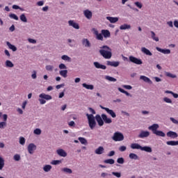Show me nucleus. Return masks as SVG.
<instances>
[{
  "label": "nucleus",
  "mask_w": 178,
  "mask_h": 178,
  "mask_svg": "<svg viewBox=\"0 0 178 178\" xmlns=\"http://www.w3.org/2000/svg\"><path fill=\"white\" fill-rule=\"evenodd\" d=\"M61 172H63L64 173H68L69 175H72V173H73V171L72 170V169L68 168H62Z\"/></svg>",
  "instance_id": "29"
},
{
  "label": "nucleus",
  "mask_w": 178,
  "mask_h": 178,
  "mask_svg": "<svg viewBox=\"0 0 178 178\" xmlns=\"http://www.w3.org/2000/svg\"><path fill=\"white\" fill-rule=\"evenodd\" d=\"M97 35V40H99L100 41H104V35L102 33H98V32L96 33Z\"/></svg>",
  "instance_id": "42"
},
{
  "label": "nucleus",
  "mask_w": 178,
  "mask_h": 178,
  "mask_svg": "<svg viewBox=\"0 0 178 178\" xmlns=\"http://www.w3.org/2000/svg\"><path fill=\"white\" fill-rule=\"evenodd\" d=\"M3 166H5V160H3V158L0 156V170L3 169Z\"/></svg>",
  "instance_id": "35"
},
{
  "label": "nucleus",
  "mask_w": 178,
  "mask_h": 178,
  "mask_svg": "<svg viewBox=\"0 0 178 178\" xmlns=\"http://www.w3.org/2000/svg\"><path fill=\"white\" fill-rule=\"evenodd\" d=\"M127 147L126 146H121L119 148V151H120L121 152H124V151H126Z\"/></svg>",
  "instance_id": "60"
},
{
  "label": "nucleus",
  "mask_w": 178,
  "mask_h": 178,
  "mask_svg": "<svg viewBox=\"0 0 178 178\" xmlns=\"http://www.w3.org/2000/svg\"><path fill=\"white\" fill-rule=\"evenodd\" d=\"M106 112H107L108 115H111V118H116V113L115 111H113V110L106 108Z\"/></svg>",
  "instance_id": "26"
},
{
  "label": "nucleus",
  "mask_w": 178,
  "mask_h": 178,
  "mask_svg": "<svg viewBox=\"0 0 178 178\" xmlns=\"http://www.w3.org/2000/svg\"><path fill=\"white\" fill-rule=\"evenodd\" d=\"M82 86L84 88H86V90H94V86L93 85H88L87 83H83Z\"/></svg>",
  "instance_id": "31"
},
{
  "label": "nucleus",
  "mask_w": 178,
  "mask_h": 178,
  "mask_svg": "<svg viewBox=\"0 0 178 178\" xmlns=\"http://www.w3.org/2000/svg\"><path fill=\"white\" fill-rule=\"evenodd\" d=\"M60 162L61 161L60 160H54L51 162V165H59V163H60Z\"/></svg>",
  "instance_id": "53"
},
{
  "label": "nucleus",
  "mask_w": 178,
  "mask_h": 178,
  "mask_svg": "<svg viewBox=\"0 0 178 178\" xmlns=\"http://www.w3.org/2000/svg\"><path fill=\"white\" fill-rule=\"evenodd\" d=\"M140 79L143 80V81H145V83H148L149 84H152V81H151V79H149V78H148L145 76H143V75L140 76Z\"/></svg>",
  "instance_id": "23"
},
{
  "label": "nucleus",
  "mask_w": 178,
  "mask_h": 178,
  "mask_svg": "<svg viewBox=\"0 0 178 178\" xmlns=\"http://www.w3.org/2000/svg\"><path fill=\"white\" fill-rule=\"evenodd\" d=\"M170 119L171 122H172V123H175V124H177V123H178L177 120H176L173 118H170Z\"/></svg>",
  "instance_id": "63"
},
{
  "label": "nucleus",
  "mask_w": 178,
  "mask_h": 178,
  "mask_svg": "<svg viewBox=\"0 0 178 178\" xmlns=\"http://www.w3.org/2000/svg\"><path fill=\"white\" fill-rule=\"evenodd\" d=\"M9 17H10V19H14V20H19V17H17L16 14H10Z\"/></svg>",
  "instance_id": "45"
},
{
  "label": "nucleus",
  "mask_w": 178,
  "mask_h": 178,
  "mask_svg": "<svg viewBox=\"0 0 178 178\" xmlns=\"http://www.w3.org/2000/svg\"><path fill=\"white\" fill-rule=\"evenodd\" d=\"M56 152L59 156H63V158L67 156V153L63 149H57Z\"/></svg>",
  "instance_id": "17"
},
{
  "label": "nucleus",
  "mask_w": 178,
  "mask_h": 178,
  "mask_svg": "<svg viewBox=\"0 0 178 178\" xmlns=\"http://www.w3.org/2000/svg\"><path fill=\"white\" fill-rule=\"evenodd\" d=\"M112 138L114 141H123L124 140V136H123V134L117 131L114 133Z\"/></svg>",
  "instance_id": "5"
},
{
  "label": "nucleus",
  "mask_w": 178,
  "mask_h": 178,
  "mask_svg": "<svg viewBox=\"0 0 178 178\" xmlns=\"http://www.w3.org/2000/svg\"><path fill=\"white\" fill-rule=\"evenodd\" d=\"M142 146L138 145V143H132L131 145V148L132 149H141Z\"/></svg>",
  "instance_id": "27"
},
{
  "label": "nucleus",
  "mask_w": 178,
  "mask_h": 178,
  "mask_svg": "<svg viewBox=\"0 0 178 178\" xmlns=\"http://www.w3.org/2000/svg\"><path fill=\"white\" fill-rule=\"evenodd\" d=\"M129 61L132 63H135V65H143V60L140 58H137L133 56H130L129 57Z\"/></svg>",
  "instance_id": "6"
},
{
  "label": "nucleus",
  "mask_w": 178,
  "mask_h": 178,
  "mask_svg": "<svg viewBox=\"0 0 178 178\" xmlns=\"http://www.w3.org/2000/svg\"><path fill=\"white\" fill-rule=\"evenodd\" d=\"M123 88H126V90H131V88H133V87H131L130 85H124Z\"/></svg>",
  "instance_id": "62"
},
{
  "label": "nucleus",
  "mask_w": 178,
  "mask_h": 178,
  "mask_svg": "<svg viewBox=\"0 0 178 178\" xmlns=\"http://www.w3.org/2000/svg\"><path fill=\"white\" fill-rule=\"evenodd\" d=\"M3 122H0V129H5V127H6V120H8V115L3 114Z\"/></svg>",
  "instance_id": "8"
},
{
  "label": "nucleus",
  "mask_w": 178,
  "mask_h": 178,
  "mask_svg": "<svg viewBox=\"0 0 178 178\" xmlns=\"http://www.w3.org/2000/svg\"><path fill=\"white\" fill-rule=\"evenodd\" d=\"M104 163H108V165H113L115 163V160L113 159H108L104 161Z\"/></svg>",
  "instance_id": "33"
},
{
  "label": "nucleus",
  "mask_w": 178,
  "mask_h": 178,
  "mask_svg": "<svg viewBox=\"0 0 178 178\" xmlns=\"http://www.w3.org/2000/svg\"><path fill=\"white\" fill-rule=\"evenodd\" d=\"M83 15L86 19L88 20H90V19H92V12H91L90 10H85L83 11Z\"/></svg>",
  "instance_id": "10"
},
{
  "label": "nucleus",
  "mask_w": 178,
  "mask_h": 178,
  "mask_svg": "<svg viewBox=\"0 0 178 178\" xmlns=\"http://www.w3.org/2000/svg\"><path fill=\"white\" fill-rule=\"evenodd\" d=\"M106 19L109 20L110 23H116L119 22V18L113 17H106Z\"/></svg>",
  "instance_id": "24"
},
{
  "label": "nucleus",
  "mask_w": 178,
  "mask_h": 178,
  "mask_svg": "<svg viewBox=\"0 0 178 178\" xmlns=\"http://www.w3.org/2000/svg\"><path fill=\"white\" fill-rule=\"evenodd\" d=\"M131 26L129 24H124L121 25L120 26V30H127V29H131Z\"/></svg>",
  "instance_id": "34"
},
{
  "label": "nucleus",
  "mask_w": 178,
  "mask_h": 178,
  "mask_svg": "<svg viewBox=\"0 0 178 178\" xmlns=\"http://www.w3.org/2000/svg\"><path fill=\"white\" fill-rule=\"evenodd\" d=\"M112 175L113 176H115V177H122V174L120 172H112Z\"/></svg>",
  "instance_id": "54"
},
{
  "label": "nucleus",
  "mask_w": 178,
  "mask_h": 178,
  "mask_svg": "<svg viewBox=\"0 0 178 178\" xmlns=\"http://www.w3.org/2000/svg\"><path fill=\"white\" fill-rule=\"evenodd\" d=\"M59 74L60 76H62V77L66 79V77H67V70H60Z\"/></svg>",
  "instance_id": "30"
},
{
  "label": "nucleus",
  "mask_w": 178,
  "mask_h": 178,
  "mask_svg": "<svg viewBox=\"0 0 178 178\" xmlns=\"http://www.w3.org/2000/svg\"><path fill=\"white\" fill-rule=\"evenodd\" d=\"M88 109L90 112L92 113V114H88V113L86 114L89 127L91 129V130H94V129H95V126H97V122H95V117H94V115H95L96 112H95V110H94L91 107H89Z\"/></svg>",
  "instance_id": "1"
},
{
  "label": "nucleus",
  "mask_w": 178,
  "mask_h": 178,
  "mask_svg": "<svg viewBox=\"0 0 178 178\" xmlns=\"http://www.w3.org/2000/svg\"><path fill=\"white\" fill-rule=\"evenodd\" d=\"M19 19L21 22H23L24 23H27V17H26V15L24 14H22L19 17Z\"/></svg>",
  "instance_id": "39"
},
{
  "label": "nucleus",
  "mask_w": 178,
  "mask_h": 178,
  "mask_svg": "<svg viewBox=\"0 0 178 178\" xmlns=\"http://www.w3.org/2000/svg\"><path fill=\"white\" fill-rule=\"evenodd\" d=\"M82 44L86 48H88V47H91V43H90V41L88 40V39H86V38L83 39Z\"/></svg>",
  "instance_id": "25"
},
{
  "label": "nucleus",
  "mask_w": 178,
  "mask_h": 178,
  "mask_svg": "<svg viewBox=\"0 0 178 178\" xmlns=\"http://www.w3.org/2000/svg\"><path fill=\"white\" fill-rule=\"evenodd\" d=\"M14 159H15V161H20V155H19V154H15V155L14 156Z\"/></svg>",
  "instance_id": "61"
},
{
  "label": "nucleus",
  "mask_w": 178,
  "mask_h": 178,
  "mask_svg": "<svg viewBox=\"0 0 178 178\" xmlns=\"http://www.w3.org/2000/svg\"><path fill=\"white\" fill-rule=\"evenodd\" d=\"M108 66H113V67H118L120 63L119 61H107Z\"/></svg>",
  "instance_id": "18"
},
{
  "label": "nucleus",
  "mask_w": 178,
  "mask_h": 178,
  "mask_svg": "<svg viewBox=\"0 0 178 178\" xmlns=\"http://www.w3.org/2000/svg\"><path fill=\"white\" fill-rule=\"evenodd\" d=\"M51 169H52V166L51 165H45L43 167V170L44 172H49L51 170Z\"/></svg>",
  "instance_id": "36"
},
{
  "label": "nucleus",
  "mask_w": 178,
  "mask_h": 178,
  "mask_svg": "<svg viewBox=\"0 0 178 178\" xmlns=\"http://www.w3.org/2000/svg\"><path fill=\"white\" fill-rule=\"evenodd\" d=\"M138 138H145L149 137V131H141L140 134L138 136Z\"/></svg>",
  "instance_id": "9"
},
{
  "label": "nucleus",
  "mask_w": 178,
  "mask_h": 178,
  "mask_svg": "<svg viewBox=\"0 0 178 178\" xmlns=\"http://www.w3.org/2000/svg\"><path fill=\"white\" fill-rule=\"evenodd\" d=\"M45 68L47 72H52L54 70V67L52 65H46Z\"/></svg>",
  "instance_id": "50"
},
{
  "label": "nucleus",
  "mask_w": 178,
  "mask_h": 178,
  "mask_svg": "<svg viewBox=\"0 0 178 178\" xmlns=\"http://www.w3.org/2000/svg\"><path fill=\"white\" fill-rule=\"evenodd\" d=\"M135 5L139 9H141V8H143V4L141 3H140V2H138V1L135 2Z\"/></svg>",
  "instance_id": "56"
},
{
  "label": "nucleus",
  "mask_w": 178,
  "mask_h": 178,
  "mask_svg": "<svg viewBox=\"0 0 178 178\" xmlns=\"http://www.w3.org/2000/svg\"><path fill=\"white\" fill-rule=\"evenodd\" d=\"M102 34L104 37V38H109L111 37V32H109L108 30H102Z\"/></svg>",
  "instance_id": "19"
},
{
  "label": "nucleus",
  "mask_w": 178,
  "mask_h": 178,
  "mask_svg": "<svg viewBox=\"0 0 178 178\" xmlns=\"http://www.w3.org/2000/svg\"><path fill=\"white\" fill-rule=\"evenodd\" d=\"M167 137H170V138H177L178 135L177 133L170 131L167 133Z\"/></svg>",
  "instance_id": "15"
},
{
  "label": "nucleus",
  "mask_w": 178,
  "mask_h": 178,
  "mask_svg": "<svg viewBox=\"0 0 178 178\" xmlns=\"http://www.w3.org/2000/svg\"><path fill=\"white\" fill-rule=\"evenodd\" d=\"M19 144H21V145H24V144H26V139L23 137H20L19 138Z\"/></svg>",
  "instance_id": "49"
},
{
  "label": "nucleus",
  "mask_w": 178,
  "mask_h": 178,
  "mask_svg": "<svg viewBox=\"0 0 178 178\" xmlns=\"http://www.w3.org/2000/svg\"><path fill=\"white\" fill-rule=\"evenodd\" d=\"M68 24H69V26H71V27L76 29V30H79V29H80V26L79 25V24L76 23L73 20H70L68 22Z\"/></svg>",
  "instance_id": "12"
},
{
  "label": "nucleus",
  "mask_w": 178,
  "mask_h": 178,
  "mask_svg": "<svg viewBox=\"0 0 178 178\" xmlns=\"http://www.w3.org/2000/svg\"><path fill=\"white\" fill-rule=\"evenodd\" d=\"M68 125L70 126V127H74L76 126V123H74V121H70L68 123Z\"/></svg>",
  "instance_id": "59"
},
{
  "label": "nucleus",
  "mask_w": 178,
  "mask_h": 178,
  "mask_svg": "<svg viewBox=\"0 0 178 178\" xmlns=\"http://www.w3.org/2000/svg\"><path fill=\"white\" fill-rule=\"evenodd\" d=\"M6 67H13V66L15 65H13V63H12V61L7 60L6 61Z\"/></svg>",
  "instance_id": "40"
},
{
  "label": "nucleus",
  "mask_w": 178,
  "mask_h": 178,
  "mask_svg": "<svg viewBox=\"0 0 178 178\" xmlns=\"http://www.w3.org/2000/svg\"><path fill=\"white\" fill-rule=\"evenodd\" d=\"M36 149H37V146L34 145V143H30L28 145V152H29V154H34V151H35Z\"/></svg>",
  "instance_id": "7"
},
{
  "label": "nucleus",
  "mask_w": 178,
  "mask_h": 178,
  "mask_svg": "<svg viewBox=\"0 0 178 178\" xmlns=\"http://www.w3.org/2000/svg\"><path fill=\"white\" fill-rule=\"evenodd\" d=\"M13 9H15V10L19 9V10H21L22 12H23L24 10V8H20V6H19L17 5H13Z\"/></svg>",
  "instance_id": "51"
},
{
  "label": "nucleus",
  "mask_w": 178,
  "mask_h": 178,
  "mask_svg": "<svg viewBox=\"0 0 178 178\" xmlns=\"http://www.w3.org/2000/svg\"><path fill=\"white\" fill-rule=\"evenodd\" d=\"M165 76L167 77H170L171 79H176L177 76L170 73V72H165Z\"/></svg>",
  "instance_id": "44"
},
{
  "label": "nucleus",
  "mask_w": 178,
  "mask_h": 178,
  "mask_svg": "<svg viewBox=\"0 0 178 178\" xmlns=\"http://www.w3.org/2000/svg\"><path fill=\"white\" fill-rule=\"evenodd\" d=\"M141 51L143 52V54H145V55H148L149 56H152V53L148 49H147L145 47H142Z\"/></svg>",
  "instance_id": "20"
},
{
  "label": "nucleus",
  "mask_w": 178,
  "mask_h": 178,
  "mask_svg": "<svg viewBox=\"0 0 178 178\" xmlns=\"http://www.w3.org/2000/svg\"><path fill=\"white\" fill-rule=\"evenodd\" d=\"M99 51L100 55L104 58V59H111L112 58V49L106 45L101 47Z\"/></svg>",
  "instance_id": "2"
},
{
  "label": "nucleus",
  "mask_w": 178,
  "mask_h": 178,
  "mask_svg": "<svg viewBox=\"0 0 178 178\" xmlns=\"http://www.w3.org/2000/svg\"><path fill=\"white\" fill-rule=\"evenodd\" d=\"M158 129H159V125L158 124H153L152 125L148 127V129L151 130L153 134H155L159 137H165L166 134H165V133L162 131H158Z\"/></svg>",
  "instance_id": "3"
},
{
  "label": "nucleus",
  "mask_w": 178,
  "mask_h": 178,
  "mask_svg": "<svg viewBox=\"0 0 178 178\" xmlns=\"http://www.w3.org/2000/svg\"><path fill=\"white\" fill-rule=\"evenodd\" d=\"M6 45L10 49H12L13 52H16L17 51V47L16 46L10 44L9 42H6Z\"/></svg>",
  "instance_id": "22"
},
{
  "label": "nucleus",
  "mask_w": 178,
  "mask_h": 178,
  "mask_svg": "<svg viewBox=\"0 0 178 178\" xmlns=\"http://www.w3.org/2000/svg\"><path fill=\"white\" fill-rule=\"evenodd\" d=\"M29 42H30L31 44H37V40H34V39H31V38H29L28 39Z\"/></svg>",
  "instance_id": "58"
},
{
  "label": "nucleus",
  "mask_w": 178,
  "mask_h": 178,
  "mask_svg": "<svg viewBox=\"0 0 178 178\" xmlns=\"http://www.w3.org/2000/svg\"><path fill=\"white\" fill-rule=\"evenodd\" d=\"M129 158L130 159H138V156H137V154H134V153H131L129 154Z\"/></svg>",
  "instance_id": "43"
},
{
  "label": "nucleus",
  "mask_w": 178,
  "mask_h": 178,
  "mask_svg": "<svg viewBox=\"0 0 178 178\" xmlns=\"http://www.w3.org/2000/svg\"><path fill=\"white\" fill-rule=\"evenodd\" d=\"M165 94H172V95L174 97V98H178V94L175 93L172 91L170 90H165Z\"/></svg>",
  "instance_id": "41"
},
{
  "label": "nucleus",
  "mask_w": 178,
  "mask_h": 178,
  "mask_svg": "<svg viewBox=\"0 0 178 178\" xmlns=\"http://www.w3.org/2000/svg\"><path fill=\"white\" fill-rule=\"evenodd\" d=\"M156 49L159 51V52L164 54V55H169V54H170V49H161L159 47H156Z\"/></svg>",
  "instance_id": "13"
},
{
  "label": "nucleus",
  "mask_w": 178,
  "mask_h": 178,
  "mask_svg": "<svg viewBox=\"0 0 178 178\" xmlns=\"http://www.w3.org/2000/svg\"><path fill=\"white\" fill-rule=\"evenodd\" d=\"M79 141H80V143L81 144H84V145L87 144V140L86 138H84L79 137Z\"/></svg>",
  "instance_id": "46"
},
{
  "label": "nucleus",
  "mask_w": 178,
  "mask_h": 178,
  "mask_svg": "<svg viewBox=\"0 0 178 178\" xmlns=\"http://www.w3.org/2000/svg\"><path fill=\"white\" fill-rule=\"evenodd\" d=\"M118 163H120L121 165H123L124 163V159L123 157H120L117 159Z\"/></svg>",
  "instance_id": "48"
},
{
  "label": "nucleus",
  "mask_w": 178,
  "mask_h": 178,
  "mask_svg": "<svg viewBox=\"0 0 178 178\" xmlns=\"http://www.w3.org/2000/svg\"><path fill=\"white\" fill-rule=\"evenodd\" d=\"M102 118L103 119V122L106 124H111L112 123V119L108 118V116L106 114H102Z\"/></svg>",
  "instance_id": "11"
},
{
  "label": "nucleus",
  "mask_w": 178,
  "mask_h": 178,
  "mask_svg": "<svg viewBox=\"0 0 178 178\" xmlns=\"http://www.w3.org/2000/svg\"><path fill=\"white\" fill-rule=\"evenodd\" d=\"M113 155H115V151L112 150L108 153V156H113Z\"/></svg>",
  "instance_id": "64"
},
{
  "label": "nucleus",
  "mask_w": 178,
  "mask_h": 178,
  "mask_svg": "<svg viewBox=\"0 0 178 178\" xmlns=\"http://www.w3.org/2000/svg\"><path fill=\"white\" fill-rule=\"evenodd\" d=\"M151 34L152 40H154V41H156V42H158V41H159V38L155 36V32L151 31Z\"/></svg>",
  "instance_id": "38"
},
{
  "label": "nucleus",
  "mask_w": 178,
  "mask_h": 178,
  "mask_svg": "<svg viewBox=\"0 0 178 178\" xmlns=\"http://www.w3.org/2000/svg\"><path fill=\"white\" fill-rule=\"evenodd\" d=\"M95 119L99 124V126H102L104 124V120L102 119V117L99 115V114L95 115Z\"/></svg>",
  "instance_id": "14"
},
{
  "label": "nucleus",
  "mask_w": 178,
  "mask_h": 178,
  "mask_svg": "<svg viewBox=\"0 0 178 178\" xmlns=\"http://www.w3.org/2000/svg\"><path fill=\"white\" fill-rule=\"evenodd\" d=\"M59 69L63 70V69H67V67L63 63H61L58 65Z\"/></svg>",
  "instance_id": "57"
},
{
  "label": "nucleus",
  "mask_w": 178,
  "mask_h": 178,
  "mask_svg": "<svg viewBox=\"0 0 178 178\" xmlns=\"http://www.w3.org/2000/svg\"><path fill=\"white\" fill-rule=\"evenodd\" d=\"M61 59H63V60H67V62H72V58L67 55L62 56Z\"/></svg>",
  "instance_id": "37"
},
{
  "label": "nucleus",
  "mask_w": 178,
  "mask_h": 178,
  "mask_svg": "<svg viewBox=\"0 0 178 178\" xmlns=\"http://www.w3.org/2000/svg\"><path fill=\"white\" fill-rule=\"evenodd\" d=\"M104 151H105L104 147L99 146L97 149H95V152L97 154V155H102V154H104Z\"/></svg>",
  "instance_id": "21"
},
{
  "label": "nucleus",
  "mask_w": 178,
  "mask_h": 178,
  "mask_svg": "<svg viewBox=\"0 0 178 178\" xmlns=\"http://www.w3.org/2000/svg\"><path fill=\"white\" fill-rule=\"evenodd\" d=\"M167 145H172V146H175V145H178V140L175 141V140H169L166 142Z\"/></svg>",
  "instance_id": "32"
},
{
  "label": "nucleus",
  "mask_w": 178,
  "mask_h": 178,
  "mask_svg": "<svg viewBox=\"0 0 178 178\" xmlns=\"http://www.w3.org/2000/svg\"><path fill=\"white\" fill-rule=\"evenodd\" d=\"M106 80H108V81H117L116 79L110 76H106Z\"/></svg>",
  "instance_id": "47"
},
{
  "label": "nucleus",
  "mask_w": 178,
  "mask_h": 178,
  "mask_svg": "<svg viewBox=\"0 0 178 178\" xmlns=\"http://www.w3.org/2000/svg\"><path fill=\"white\" fill-rule=\"evenodd\" d=\"M93 64L96 69H102V70H105V69H106V65H104L98 62H95Z\"/></svg>",
  "instance_id": "16"
},
{
  "label": "nucleus",
  "mask_w": 178,
  "mask_h": 178,
  "mask_svg": "<svg viewBox=\"0 0 178 178\" xmlns=\"http://www.w3.org/2000/svg\"><path fill=\"white\" fill-rule=\"evenodd\" d=\"M34 134H37V136H40V134H41V129H35L33 131Z\"/></svg>",
  "instance_id": "52"
},
{
  "label": "nucleus",
  "mask_w": 178,
  "mask_h": 178,
  "mask_svg": "<svg viewBox=\"0 0 178 178\" xmlns=\"http://www.w3.org/2000/svg\"><path fill=\"white\" fill-rule=\"evenodd\" d=\"M141 151H145V152H152V149L148 146H145L141 147Z\"/></svg>",
  "instance_id": "28"
},
{
  "label": "nucleus",
  "mask_w": 178,
  "mask_h": 178,
  "mask_svg": "<svg viewBox=\"0 0 178 178\" xmlns=\"http://www.w3.org/2000/svg\"><path fill=\"white\" fill-rule=\"evenodd\" d=\"M163 101H164V102H166L167 104H172V99H170L168 97H164Z\"/></svg>",
  "instance_id": "55"
},
{
  "label": "nucleus",
  "mask_w": 178,
  "mask_h": 178,
  "mask_svg": "<svg viewBox=\"0 0 178 178\" xmlns=\"http://www.w3.org/2000/svg\"><path fill=\"white\" fill-rule=\"evenodd\" d=\"M50 99H52V96L49 95L42 93L39 95V102L40 105L47 104V101H49Z\"/></svg>",
  "instance_id": "4"
}]
</instances>
